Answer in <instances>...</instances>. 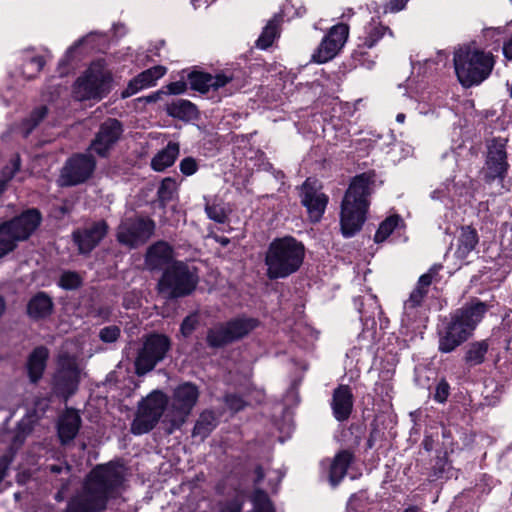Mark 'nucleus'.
<instances>
[{"instance_id":"obj_1","label":"nucleus","mask_w":512,"mask_h":512,"mask_svg":"<svg viewBox=\"0 0 512 512\" xmlns=\"http://www.w3.org/2000/svg\"><path fill=\"white\" fill-rule=\"evenodd\" d=\"M126 478L117 461L97 464L85 476L81 490L67 501L65 512H104L121 497Z\"/></svg>"},{"instance_id":"obj_2","label":"nucleus","mask_w":512,"mask_h":512,"mask_svg":"<svg viewBox=\"0 0 512 512\" xmlns=\"http://www.w3.org/2000/svg\"><path fill=\"white\" fill-rule=\"evenodd\" d=\"M489 310V305L473 297L441 320L437 327L438 351L451 353L474 333Z\"/></svg>"},{"instance_id":"obj_3","label":"nucleus","mask_w":512,"mask_h":512,"mask_svg":"<svg viewBox=\"0 0 512 512\" xmlns=\"http://www.w3.org/2000/svg\"><path fill=\"white\" fill-rule=\"evenodd\" d=\"M376 172L369 170L355 175L343 196L340 210V230L344 238L361 231L370 207V196L376 181Z\"/></svg>"},{"instance_id":"obj_4","label":"nucleus","mask_w":512,"mask_h":512,"mask_svg":"<svg viewBox=\"0 0 512 512\" xmlns=\"http://www.w3.org/2000/svg\"><path fill=\"white\" fill-rule=\"evenodd\" d=\"M305 255V245L294 236L274 238L264 254L266 277L273 281L292 276L303 266Z\"/></svg>"},{"instance_id":"obj_5","label":"nucleus","mask_w":512,"mask_h":512,"mask_svg":"<svg viewBox=\"0 0 512 512\" xmlns=\"http://www.w3.org/2000/svg\"><path fill=\"white\" fill-rule=\"evenodd\" d=\"M454 68L461 85L466 88L477 86L492 73L495 58L491 52L464 46L455 51Z\"/></svg>"},{"instance_id":"obj_6","label":"nucleus","mask_w":512,"mask_h":512,"mask_svg":"<svg viewBox=\"0 0 512 512\" xmlns=\"http://www.w3.org/2000/svg\"><path fill=\"white\" fill-rule=\"evenodd\" d=\"M260 325L258 318L245 314L216 322L206 331V346L213 351L223 350L248 337Z\"/></svg>"},{"instance_id":"obj_7","label":"nucleus","mask_w":512,"mask_h":512,"mask_svg":"<svg viewBox=\"0 0 512 512\" xmlns=\"http://www.w3.org/2000/svg\"><path fill=\"white\" fill-rule=\"evenodd\" d=\"M199 282V277L189 266L179 260L166 266L157 283L158 293L167 299H179L191 295Z\"/></svg>"},{"instance_id":"obj_8","label":"nucleus","mask_w":512,"mask_h":512,"mask_svg":"<svg viewBox=\"0 0 512 512\" xmlns=\"http://www.w3.org/2000/svg\"><path fill=\"white\" fill-rule=\"evenodd\" d=\"M112 73L104 69V60L98 59L75 82V92L82 100H102L111 91Z\"/></svg>"},{"instance_id":"obj_9","label":"nucleus","mask_w":512,"mask_h":512,"mask_svg":"<svg viewBox=\"0 0 512 512\" xmlns=\"http://www.w3.org/2000/svg\"><path fill=\"white\" fill-rule=\"evenodd\" d=\"M167 404L168 397L159 390L143 398L131 423L132 434L143 435L152 431L164 414Z\"/></svg>"},{"instance_id":"obj_10","label":"nucleus","mask_w":512,"mask_h":512,"mask_svg":"<svg viewBox=\"0 0 512 512\" xmlns=\"http://www.w3.org/2000/svg\"><path fill=\"white\" fill-rule=\"evenodd\" d=\"M171 339L166 334L152 332L148 334L135 360V373L143 376L163 361L171 349Z\"/></svg>"},{"instance_id":"obj_11","label":"nucleus","mask_w":512,"mask_h":512,"mask_svg":"<svg viewBox=\"0 0 512 512\" xmlns=\"http://www.w3.org/2000/svg\"><path fill=\"white\" fill-rule=\"evenodd\" d=\"M200 396L199 387L190 381L177 385L171 395V409L175 415L169 420V433L180 429L196 406Z\"/></svg>"},{"instance_id":"obj_12","label":"nucleus","mask_w":512,"mask_h":512,"mask_svg":"<svg viewBox=\"0 0 512 512\" xmlns=\"http://www.w3.org/2000/svg\"><path fill=\"white\" fill-rule=\"evenodd\" d=\"M97 166V161L89 153H73L68 157L60 171V187H74L87 182Z\"/></svg>"},{"instance_id":"obj_13","label":"nucleus","mask_w":512,"mask_h":512,"mask_svg":"<svg viewBox=\"0 0 512 512\" xmlns=\"http://www.w3.org/2000/svg\"><path fill=\"white\" fill-rule=\"evenodd\" d=\"M124 132L123 124L116 118H107L99 126L88 147L100 158H108Z\"/></svg>"},{"instance_id":"obj_14","label":"nucleus","mask_w":512,"mask_h":512,"mask_svg":"<svg viewBox=\"0 0 512 512\" xmlns=\"http://www.w3.org/2000/svg\"><path fill=\"white\" fill-rule=\"evenodd\" d=\"M506 142L500 137L493 138L487 145L484 180L490 184L496 179L503 180L509 170Z\"/></svg>"},{"instance_id":"obj_15","label":"nucleus","mask_w":512,"mask_h":512,"mask_svg":"<svg viewBox=\"0 0 512 512\" xmlns=\"http://www.w3.org/2000/svg\"><path fill=\"white\" fill-rule=\"evenodd\" d=\"M42 222V214L37 208H28L19 215L12 217L2 223L1 229H4L12 236L15 242L26 241L38 229Z\"/></svg>"},{"instance_id":"obj_16","label":"nucleus","mask_w":512,"mask_h":512,"mask_svg":"<svg viewBox=\"0 0 512 512\" xmlns=\"http://www.w3.org/2000/svg\"><path fill=\"white\" fill-rule=\"evenodd\" d=\"M79 383L80 370L77 363L69 357L62 358L52 379L53 392L67 400L76 393Z\"/></svg>"},{"instance_id":"obj_17","label":"nucleus","mask_w":512,"mask_h":512,"mask_svg":"<svg viewBox=\"0 0 512 512\" xmlns=\"http://www.w3.org/2000/svg\"><path fill=\"white\" fill-rule=\"evenodd\" d=\"M350 27L348 24L340 22L333 25L324 35L318 48L312 55L316 63H326L332 60L344 47L348 40Z\"/></svg>"},{"instance_id":"obj_18","label":"nucleus","mask_w":512,"mask_h":512,"mask_svg":"<svg viewBox=\"0 0 512 512\" xmlns=\"http://www.w3.org/2000/svg\"><path fill=\"white\" fill-rule=\"evenodd\" d=\"M320 189L317 180L310 177L299 187L300 202L306 208L312 223H318L322 219L329 203L328 195Z\"/></svg>"},{"instance_id":"obj_19","label":"nucleus","mask_w":512,"mask_h":512,"mask_svg":"<svg viewBox=\"0 0 512 512\" xmlns=\"http://www.w3.org/2000/svg\"><path fill=\"white\" fill-rule=\"evenodd\" d=\"M155 231V222L151 218L138 217L120 227L117 241L130 248L145 244Z\"/></svg>"},{"instance_id":"obj_20","label":"nucleus","mask_w":512,"mask_h":512,"mask_svg":"<svg viewBox=\"0 0 512 512\" xmlns=\"http://www.w3.org/2000/svg\"><path fill=\"white\" fill-rule=\"evenodd\" d=\"M109 226L105 220L93 222L91 225L78 228L72 232V240L79 254H90L106 237Z\"/></svg>"},{"instance_id":"obj_21","label":"nucleus","mask_w":512,"mask_h":512,"mask_svg":"<svg viewBox=\"0 0 512 512\" xmlns=\"http://www.w3.org/2000/svg\"><path fill=\"white\" fill-rule=\"evenodd\" d=\"M332 414L338 422L347 421L354 407V396L349 385L339 384L332 393L330 403Z\"/></svg>"},{"instance_id":"obj_22","label":"nucleus","mask_w":512,"mask_h":512,"mask_svg":"<svg viewBox=\"0 0 512 512\" xmlns=\"http://www.w3.org/2000/svg\"><path fill=\"white\" fill-rule=\"evenodd\" d=\"M166 71V67L161 65L142 71L128 82L127 87L121 92V99H127L145 88L154 86L156 81L166 74Z\"/></svg>"},{"instance_id":"obj_23","label":"nucleus","mask_w":512,"mask_h":512,"mask_svg":"<svg viewBox=\"0 0 512 512\" xmlns=\"http://www.w3.org/2000/svg\"><path fill=\"white\" fill-rule=\"evenodd\" d=\"M82 419L74 408H68L58 419L57 436L61 445H67L79 433Z\"/></svg>"},{"instance_id":"obj_24","label":"nucleus","mask_w":512,"mask_h":512,"mask_svg":"<svg viewBox=\"0 0 512 512\" xmlns=\"http://www.w3.org/2000/svg\"><path fill=\"white\" fill-rule=\"evenodd\" d=\"M354 461L355 454L349 449L339 450L335 454L328 470V481L332 487H337L341 483Z\"/></svg>"},{"instance_id":"obj_25","label":"nucleus","mask_w":512,"mask_h":512,"mask_svg":"<svg viewBox=\"0 0 512 512\" xmlns=\"http://www.w3.org/2000/svg\"><path fill=\"white\" fill-rule=\"evenodd\" d=\"M173 258V249L165 241H157L149 246L145 254V264L150 270H160L170 265Z\"/></svg>"},{"instance_id":"obj_26","label":"nucleus","mask_w":512,"mask_h":512,"mask_svg":"<svg viewBox=\"0 0 512 512\" xmlns=\"http://www.w3.org/2000/svg\"><path fill=\"white\" fill-rule=\"evenodd\" d=\"M54 312V302L44 291L34 294L27 303L26 314L33 321L44 320Z\"/></svg>"},{"instance_id":"obj_27","label":"nucleus","mask_w":512,"mask_h":512,"mask_svg":"<svg viewBox=\"0 0 512 512\" xmlns=\"http://www.w3.org/2000/svg\"><path fill=\"white\" fill-rule=\"evenodd\" d=\"M49 359V350L46 346L35 347L29 354L26 362L27 375L31 383L37 384L43 377Z\"/></svg>"},{"instance_id":"obj_28","label":"nucleus","mask_w":512,"mask_h":512,"mask_svg":"<svg viewBox=\"0 0 512 512\" xmlns=\"http://www.w3.org/2000/svg\"><path fill=\"white\" fill-rule=\"evenodd\" d=\"M478 243L479 235L476 228L471 225L461 226L456 239L455 257L461 261L466 260Z\"/></svg>"},{"instance_id":"obj_29","label":"nucleus","mask_w":512,"mask_h":512,"mask_svg":"<svg viewBox=\"0 0 512 512\" xmlns=\"http://www.w3.org/2000/svg\"><path fill=\"white\" fill-rule=\"evenodd\" d=\"M165 112L168 116L183 122L197 121L201 117L197 105L188 99H177L166 104Z\"/></svg>"},{"instance_id":"obj_30","label":"nucleus","mask_w":512,"mask_h":512,"mask_svg":"<svg viewBox=\"0 0 512 512\" xmlns=\"http://www.w3.org/2000/svg\"><path fill=\"white\" fill-rule=\"evenodd\" d=\"M427 294V291L415 286L409 298L404 302L402 322L406 326H412L417 322L418 309L422 307Z\"/></svg>"},{"instance_id":"obj_31","label":"nucleus","mask_w":512,"mask_h":512,"mask_svg":"<svg viewBox=\"0 0 512 512\" xmlns=\"http://www.w3.org/2000/svg\"><path fill=\"white\" fill-rule=\"evenodd\" d=\"M178 155L179 145L175 142H169L164 149L152 158L151 168L157 172L164 171L175 163Z\"/></svg>"},{"instance_id":"obj_32","label":"nucleus","mask_w":512,"mask_h":512,"mask_svg":"<svg viewBox=\"0 0 512 512\" xmlns=\"http://www.w3.org/2000/svg\"><path fill=\"white\" fill-rule=\"evenodd\" d=\"M281 15H274L263 28L260 36L256 40V47L262 50L271 47L277 37L280 35V25L282 23Z\"/></svg>"},{"instance_id":"obj_33","label":"nucleus","mask_w":512,"mask_h":512,"mask_svg":"<svg viewBox=\"0 0 512 512\" xmlns=\"http://www.w3.org/2000/svg\"><path fill=\"white\" fill-rule=\"evenodd\" d=\"M488 350V339L471 342L466 347L463 360L469 367L481 365L486 359Z\"/></svg>"},{"instance_id":"obj_34","label":"nucleus","mask_w":512,"mask_h":512,"mask_svg":"<svg viewBox=\"0 0 512 512\" xmlns=\"http://www.w3.org/2000/svg\"><path fill=\"white\" fill-rule=\"evenodd\" d=\"M217 427V419L213 411H203L195 422L192 430L193 437H199L202 441L205 440L213 430Z\"/></svg>"},{"instance_id":"obj_35","label":"nucleus","mask_w":512,"mask_h":512,"mask_svg":"<svg viewBox=\"0 0 512 512\" xmlns=\"http://www.w3.org/2000/svg\"><path fill=\"white\" fill-rule=\"evenodd\" d=\"M387 33L393 36L392 30L381 22L369 23L365 27L364 35L360 36L358 41L363 43L366 47L373 48Z\"/></svg>"},{"instance_id":"obj_36","label":"nucleus","mask_w":512,"mask_h":512,"mask_svg":"<svg viewBox=\"0 0 512 512\" xmlns=\"http://www.w3.org/2000/svg\"><path fill=\"white\" fill-rule=\"evenodd\" d=\"M190 88L201 94H207L211 90L213 75L209 72L192 70L186 76Z\"/></svg>"},{"instance_id":"obj_37","label":"nucleus","mask_w":512,"mask_h":512,"mask_svg":"<svg viewBox=\"0 0 512 512\" xmlns=\"http://www.w3.org/2000/svg\"><path fill=\"white\" fill-rule=\"evenodd\" d=\"M229 70V87L227 91L230 95L241 91L249 84V75L245 69L237 66L228 67Z\"/></svg>"},{"instance_id":"obj_38","label":"nucleus","mask_w":512,"mask_h":512,"mask_svg":"<svg viewBox=\"0 0 512 512\" xmlns=\"http://www.w3.org/2000/svg\"><path fill=\"white\" fill-rule=\"evenodd\" d=\"M177 192L176 180L172 177H165L157 190V203L158 207L165 209L168 203H170L175 193Z\"/></svg>"},{"instance_id":"obj_39","label":"nucleus","mask_w":512,"mask_h":512,"mask_svg":"<svg viewBox=\"0 0 512 512\" xmlns=\"http://www.w3.org/2000/svg\"><path fill=\"white\" fill-rule=\"evenodd\" d=\"M84 284L82 275L74 270H63L57 280V286L65 291H75Z\"/></svg>"},{"instance_id":"obj_40","label":"nucleus","mask_w":512,"mask_h":512,"mask_svg":"<svg viewBox=\"0 0 512 512\" xmlns=\"http://www.w3.org/2000/svg\"><path fill=\"white\" fill-rule=\"evenodd\" d=\"M371 47H366L363 43L359 42L356 48L351 53V58L355 65L371 69L375 64L376 54L370 52Z\"/></svg>"},{"instance_id":"obj_41","label":"nucleus","mask_w":512,"mask_h":512,"mask_svg":"<svg viewBox=\"0 0 512 512\" xmlns=\"http://www.w3.org/2000/svg\"><path fill=\"white\" fill-rule=\"evenodd\" d=\"M402 222V218L398 214H393L385 218L379 225L374 235L376 243L384 242Z\"/></svg>"},{"instance_id":"obj_42","label":"nucleus","mask_w":512,"mask_h":512,"mask_svg":"<svg viewBox=\"0 0 512 512\" xmlns=\"http://www.w3.org/2000/svg\"><path fill=\"white\" fill-rule=\"evenodd\" d=\"M251 501L253 503L254 512H275L268 493L262 488L254 489Z\"/></svg>"},{"instance_id":"obj_43","label":"nucleus","mask_w":512,"mask_h":512,"mask_svg":"<svg viewBox=\"0 0 512 512\" xmlns=\"http://www.w3.org/2000/svg\"><path fill=\"white\" fill-rule=\"evenodd\" d=\"M21 167V159L19 154H15L9 161L7 165H5L0 171V182L3 183L5 187L7 184L14 178L15 174L20 170Z\"/></svg>"},{"instance_id":"obj_44","label":"nucleus","mask_w":512,"mask_h":512,"mask_svg":"<svg viewBox=\"0 0 512 512\" xmlns=\"http://www.w3.org/2000/svg\"><path fill=\"white\" fill-rule=\"evenodd\" d=\"M205 213L210 220L219 224H224L228 220L226 210L221 203L206 202Z\"/></svg>"},{"instance_id":"obj_45","label":"nucleus","mask_w":512,"mask_h":512,"mask_svg":"<svg viewBox=\"0 0 512 512\" xmlns=\"http://www.w3.org/2000/svg\"><path fill=\"white\" fill-rule=\"evenodd\" d=\"M451 394V386L445 377L437 380L432 399L438 404H445Z\"/></svg>"},{"instance_id":"obj_46","label":"nucleus","mask_w":512,"mask_h":512,"mask_svg":"<svg viewBox=\"0 0 512 512\" xmlns=\"http://www.w3.org/2000/svg\"><path fill=\"white\" fill-rule=\"evenodd\" d=\"M443 265L440 263L433 264L426 273L422 274L416 284V287L429 292V287L432 282L439 276Z\"/></svg>"},{"instance_id":"obj_47","label":"nucleus","mask_w":512,"mask_h":512,"mask_svg":"<svg viewBox=\"0 0 512 512\" xmlns=\"http://www.w3.org/2000/svg\"><path fill=\"white\" fill-rule=\"evenodd\" d=\"M121 335V329L117 325L103 327L99 332V338L104 343H114Z\"/></svg>"},{"instance_id":"obj_48","label":"nucleus","mask_w":512,"mask_h":512,"mask_svg":"<svg viewBox=\"0 0 512 512\" xmlns=\"http://www.w3.org/2000/svg\"><path fill=\"white\" fill-rule=\"evenodd\" d=\"M199 324L198 317L195 314H190L186 316L181 324H180V332L181 334L187 338L192 335V333L196 330Z\"/></svg>"},{"instance_id":"obj_49","label":"nucleus","mask_w":512,"mask_h":512,"mask_svg":"<svg viewBox=\"0 0 512 512\" xmlns=\"http://www.w3.org/2000/svg\"><path fill=\"white\" fill-rule=\"evenodd\" d=\"M229 87V70L228 68L220 70L218 73L213 75V80H211V89L213 91H218L221 88Z\"/></svg>"},{"instance_id":"obj_50","label":"nucleus","mask_w":512,"mask_h":512,"mask_svg":"<svg viewBox=\"0 0 512 512\" xmlns=\"http://www.w3.org/2000/svg\"><path fill=\"white\" fill-rule=\"evenodd\" d=\"M384 437V432L379 428V424L376 419L370 423V432L366 442V451L372 449L375 443Z\"/></svg>"},{"instance_id":"obj_51","label":"nucleus","mask_w":512,"mask_h":512,"mask_svg":"<svg viewBox=\"0 0 512 512\" xmlns=\"http://www.w3.org/2000/svg\"><path fill=\"white\" fill-rule=\"evenodd\" d=\"M224 402L228 408L234 412L243 410L246 406V402L242 396L236 393H228L224 396Z\"/></svg>"},{"instance_id":"obj_52","label":"nucleus","mask_w":512,"mask_h":512,"mask_svg":"<svg viewBox=\"0 0 512 512\" xmlns=\"http://www.w3.org/2000/svg\"><path fill=\"white\" fill-rule=\"evenodd\" d=\"M179 169L183 175L191 176L198 171L199 164L195 158L188 156L180 161Z\"/></svg>"},{"instance_id":"obj_53","label":"nucleus","mask_w":512,"mask_h":512,"mask_svg":"<svg viewBox=\"0 0 512 512\" xmlns=\"http://www.w3.org/2000/svg\"><path fill=\"white\" fill-rule=\"evenodd\" d=\"M163 88L165 90V95H181L187 91L188 85L184 78H182L179 81L168 83L163 86Z\"/></svg>"},{"instance_id":"obj_54","label":"nucleus","mask_w":512,"mask_h":512,"mask_svg":"<svg viewBox=\"0 0 512 512\" xmlns=\"http://www.w3.org/2000/svg\"><path fill=\"white\" fill-rule=\"evenodd\" d=\"M48 108L46 106H40L34 108L29 114V119L32 121V127H37L47 116Z\"/></svg>"},{"instance_id":"obj_55","label":"nucleus","mask_w":512,"mask_h":512,"mask_svg":"<svg viewBox=\"0 0 512 512\" xmlns=\"http://www.w3.org/2000/svg\"><path fill=\"white\" fill-rule=\"evenodd\" d=\"M365 430L366 427L364 423H351L349 426V431L354 436V446H358L361 443Z\"/></svg>"},{"instance_id":"obj_56","label":"nucleus","mask_w":512,"mask_h":512,"mask_svg":"<svg viewBox=\"0 0 512 512\" xmlns=\"http://www.w3.org/2000/svg\"><path fill=\"white\" fill-rule=\"evenodd\" d=\"M243 504V499L239 496H236L225 503L222 508V512H241Z\"/></svg>"},{"instance_id":"obj_57","label":"nucleus","mask_w":512,"mask_h":512,"mask_svg":"<svg viewBox=\"0 0 512 512\" xmlns=\"http://www.w3.org/2000/svg\"><path fill=\"white\" fill-rule=\"evenodd\" d=\"M12 458L8 455H2L0 457V484L8 475V470L11 465Z\"/></svg>"},{"instance_id":"obj_58","label":"nucleus","mask_w":512,"mask_h":512,"mask_svg":"<svg viewBox=\"0 0 512 512\" xmlns=\"http://www.w3.org/2000/svg\"><path fill=\"white\" fill-rule=\"evenodd\" d=\"M408 1L409 0H390L385 6V11L391 13L399 12L406 7Z\"/></svg>"},{"instance_id":"obj_59","label":"nucleus","mask_w":512,"mask_h":512,"mask_svg":"<svg viewBox=\"0 0 512 512\" xmlns=\"http://www.w3.org/2000/svg\"><path fill=\"white\" fill-rule=\"evenodd\" d=\"M163 95H165V90L162 87L160 90L152 92L151 94H149L147 96L138 98L137 101L145 102V103H155V102L161 100Z\"/></svg>"},{"instance_id":"obj_60","label":"nucleus","mask_w":512,"mask_h":512,"mask_svg":"<svg viewBox=\"0 0 512 512\" xmlns=\"http://www.w3.org/2000/svg\"><path fill=\"white\" fill-rule=\"evenodd\" d=\"M254 475H255V477L253 479V484H254L255 488H259L258 486L262 483V481L265 478V471L261 464H257L255 466Z\"/></svg>"},{"instance_id":"obj_61","label":"nucleus","mask_w":512,"mask_h":512,"mask_svg":"<svg viewBox=\"0 0 512 512\" xmlns=\"http://www.w3.org/2000/svg\"><path fill=\"white\" fill-rule=\"evenodd\" d=\"M29 64L35 67L36 73H39L45 66L46 60L42 55H36L30 58Z\"/></svg>"},{"instance_id":"obj_62","label":"nucleus","mask_w":512,"mask_h":512,"mask_svg":"<svg viewBox=\"0 0 512 512\" xmlns=\"http://www.w3.org/2000/svg\"><path fill=\"white\" fill-rule=\"evenodd\" d=\"M78 44H75L74 46L70 47L63 58L60 59L59 61V67H62V66H66V65H69V63L71 62L72 58H73V53L75 51V49L77 48Z\"/></svg>"},{"instance_id":"obj_63","label":"nucleus","mask_w":512,"mask_h":512,"mask_svg":"<svg viewBox=\"0 0 512 512\" xmlns=\"http://www.w3.org/2000/svg\"><path fill=\"white\" fill-rule=\"evenodd\" d=\"M35 128L36 127H32V121H30L29 117H26L21 121V130L24 137H28Z\"/></svg>"},{"instance_id":"obj_64","label":"nucleus","mask_w":512,"mask_h":512,"mask_svg":"<svg viewBox=\"0 0 512 512\" xmlns=\"http://www.w3.org/2000/svg\"><path fill=\"white\" fill-rule=\"evenodd\" d=\"M502 50L504 57L512 60V35L504 42Z\"/></svg>"}]
</instances>
